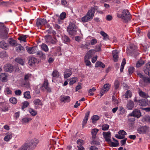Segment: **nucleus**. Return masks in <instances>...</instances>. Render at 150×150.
Returning <instances> with one entry per match:
<instances>
[{
	"mask_svg": "<svg viewBox=\"0 0 150 150\" xmlns=\"http://www.w3.org/2000/svg\"><path fill=\"white\" fill-rule=\"evenodd\" d=\"M98 7L95 6L93 8H91L89 10L87 13L83 17L81 18V20L83 23L88 22L91 21L93 18L94 15L95 10H97Z\"/></svg>",
	"mask_w": 150,
	"mask_h": 150,
	"instance_id": "f257e3e1",
	"label": "nucleus"
},
{
	"mask_svg": "<svg viewBox=\"0 0 150 150\" xmlns=\"http://www.w3.org/2000/svg\"><path fill=\"white\" fill-rule=\"evenodd\" d=\"M9 29L4 25V23L0 22V38L6 39L8 37Z\"/></svg>",
	"mask_w": 150,
	"mask_h": 150,
	"instance_id": "f03ea898",
	"label": "nucleus"
},
{
	"mask_svg": "<svg viewBox=\"0 0 150 150\" xmlns=\"http://www.w3.org/2000/svg\"><path fill=\"white\" fill-rule=\"evenodd\" d=\"M38 143V141L37 139H34L30 141L28 143L24 144V145L27 147V150H32L36 146Z\"/></svg>",
	"mask_w": 150,
	"mask_h": 150,
	"instance_id": "7ed1b4c3",
	"label": "nucleus"
},
{
	"mask_svg": "<svg viewBox=\"0 0 150 150\" xmlns=\"http://www.w3.org/2000/svg\"><path fill=\"white\" fill-rule=\"evenodd\" d=\"M67 30L69 34L71 35H75L77 32L76 26L75 24L71 22L67 28Z\"/></svg>",
	"mask_w": 150,
	"mask_h": 150,
	"instance_id": "20e7f679",
	"label": "nucleus"
},
{
	"mask_svg": "<svg viewBox=\"0 0 150 150\" xmlns=\"http://www.w3.org/2000/svg\"><path fill=\"white\" fill-rule=\"evenodd\" d=\"M122 19L125 22H128L131 20V16L128 10L124 9L122 12Z\"/></svg>",
	"mask_w": 150,
	"mask_h": 150,
	"instance_id": "39448f33",
	"label": "nucleus"
},
{
	"mask_svg": "<svg viewBox=\"0 0 150 150\" xmlns=\"http://www.w3.org/2000/svg\"><path fill=\"white\" fill-rule=\"evenodd\" d=\"M41 88L43 91L46 90L48 93L51 92V89L49 86V83L48 80L47 79H45Z\"/></svg>",
	"mask_w": 150,
	"mask_h": 150,
	"instance_id": "423d86ee",
	"label": "nucleus"
},
{
	"mask_svg": "<svg viewBox=\"0 0 150 150\" xmlns=\"http://www.w3.org/2000/svg\"><path fill=\"white\" fill-rule=\"evenodd\" d=\"M149 131V128L146 126H139L137 129V131L139 134H145Z\"/></svg>",
	"mask_w": 150,
	"mask_h": 150,
	"instance_id": "0eeeda50",
	"label": "nucleus"
},
{
	"mask_svg": "<svg viewBox=\"0 0 150 150\" xmlns=\"http://www.w3.org/2000/svg\"><path fill=\"white\" fill-rule=\"evenodd\" d=\"M31 74H27L24 76V80L25 82H23V85L25 87L27 88H29L30 87L29 80Z\"/></svg>",
	"mask_w": 150,
	"mask_h": 150,
	"instance_id": "6e6552de",
	"label": "nucleus"
},
{
	"mask_svg": "<svg viewBox=\"0 0 150 150\" xmlns=\"http://www.w3.org/2000/svg\"><path fill=\"white\" fill-rule=\"evenodd\" d=\"M110 84L107 83L104 84L100 92V95L103 96L104 94L109 91L110 87Z\"/></svg>",
	"mask_w": 150,
	"mask_h": 150,
	"instance_id": "1a4fd4ad",
	"label": "nucleus"
},
{
	"mask_svg": "<svg viewBox=\"0 0 150 150\" xmlns=\"http://www.w3.org/2000/svg\"><path fill=\"white\" fill-rule=\"evenodd\" d=\"M47 22L46 19L45 18H38L36 22V25L38 28L41 27L46 24H47Z\"/></svg>",
	"mask_w": 150,
	"mask_h": 150,
	"instance_id": "9d476101",
	"label": "nucleus"
},
{
	"mask_svg": "<svg viewBox=\"0 0 150 150\" xmlns=\"http://www.w3.org/2000/svg\"><path fill=\"white\" fill-rule=\"evenodd\" d=\"M141 116L140 111L137 109H135L131 113L128 114V116L136 117L137 118H139Z\"/></svg>",
	"mask_w": 150,
	"mask_h": 150,
	"instance_id": "9b49d317",
	"label": "nucleus"
},
{
	"mask_svg": "<svg viewBox=\"0 0 150 150\" xmlns=\"http://www.w3.org/2000/svg\"><path fill=\"white\" fill-rule=\"evenodd\" d=\"M4 71L6 72H12L13 70V66L10 64H7L5 65L4 67Z\"/></svg>",
	"mask_w": 150,
	"mask_h": 150,
	"instance_id": "f8f14e48",
	"label": "nucleus"
},
{
	"mask_svg": "<svg viewBox=\"0 0 150 150\" xmlns=\"http://www.w3.org/2000/svg\"><path fill=\"white\" fill-rule=\"evenodd\" d=\"M46 42L50 44H54L57 42V39L55 38H53L49 35L46 39Z\"/></svg>",
	"mask_w": 150,
	"mask_h": 150,
	"instance_id": "ddd939ff",
	"label": "nucleus"
},
{
	"mask_svg": "<svg viewBox=\"0 0 150 150\" xmlns=\"http://www.w3.org/2000/svg\"><path fill=\"white\" fill-rule=\"evenodd\" d=\"M72 74V69H67L65 70L64 75V78L67 79Z\"/></svg>",
	"mask_w": 150,
	"mask_h": 150,
	"instance_id": "4468645a",
	"label": "nucleus"
},
{
	"mask_svg": "<svg viewBox=\"0 0 150 150\" xmlns=\"http://www.w3.org/2000/svg\"><path fill=\"white\" fill-rule=\"evenodd\" d=\"M95 51L93 50H91L86 53L84 58L90 59L94 54Z\"/></svg>",
	"mask_w": 150,
	"mask_h": 150,
	"instance_id": "2eb2a0df",
	"label": "nucleus"
},
{
	"mask_svg": "<svg viewBox=\"0 0 150 150\" xmlns=\"http://www.w3.org/2000/svg\"><path fill=\"white\" fill-rule=\"evenodd\" d=\"M90 112V111H88L86 113L85 117L83 119L82 121V126L83 127H84L87 123L88 119V117L89 116Z\"/></svg>",
	"mask_w": 150,
	"mask_h": 150,
	"instance_id": "dca6fc26",
	"label": "nucleus"
},
{
	"mask_svg": "<svg viewBox=\"0 0 150 150\" xmlns=\"http://www.w3.org/2000/svg\"><path fill=\"white\" fill-rule=\"evenodd\" d=\"M118 54L119 52L118 51L116 50H114L112 51L113 60L115 62H116L118 60Z\"/></svg>",
	"mask_w": 150,
	"mask_h": 150,
	"instance_id": "f3484780",
	"label": "nucleus"
},
{
	"mask_svg": "<svg viewBox=\"0 0 150 150\" xmlns=\"http://www.w3.org/2000/svg\"><path fill=\"white\" fill-rule=\"evenodd\" d=\"M144 71L145 74L150 76V62L146 64V67L144 70Z\"/></svg>",
	"mask_w": 150,
	"mask_h": 150,
	"instance_id": "a211bd4d",
	"label": "nucleus"
},
{
	"mask_svg": "<svg viewBox=\"0 0 150 150\" xmlns=\"http://www.w3.org/2000/svg\"><path fill=\"white\" fill-rule=\"evenodd\" d=\"M134 107V102L131 100H129L127 102V108L128 110H132Z\"/></svg>",
	"mask_w": 150,
	"mask_h": 150,
	"instance_id": "6ab92c4d",
	"label": "nucleus"
},
{
	"mask_svg": "<svg viewBox=\"0 0 150 150\" xmlns=\"http://www.w3.org/2000/svg\"><path fill=\"white\" fill-rule=\"evenodd\" d=\"M12 137V133L10 132H8L5 134L4 140L6 142H8L11 139Z\"/></svg>",
	"mask_w": 150,
	"mask_h": 150,
	"instance_id": "aec40b11",
	"label": "nucleus"
},
{
	"mask_svg": "<svg viewBox=\"0 0 150 150\" xmlns=\"http://www.w3.org/2000/svg\"><path fill=\"white\" fill-rule=\"evenodd\" d=\"M60 100L62 102H69L70 100V98L69 96H61Z\"/></svg>",
	"mask_w": 150,
	"mask_h": 150,
	"instance_id": "412c9836",
	"label": "nucleus"
},
{
	"mask_svg": "<svg viewBox=\"0 0 150 150\" xmlns=\"http://www.w3.org/2000/svg\"><path fill=\"white\" fill-rule=\"evenodd\" d=\"M37 62V59L34 57H30L29 59V63L30 65H33Z\"/></svg>",
	"mask_w": 150,
	"mask_h": 150,
	"instance_id": "4be33fe9",
	"label": "nucleus"
},
{
	"mask_svg": "<svg viewBox=\"0 0 150 150\" xmlns=\"http://www.w3.org/2000/svg\"><path fill=\"white\" fill-rule=\"evenodd\" d=\"M37 55L42 60H44L46 58L45 54L41 51L37 52Z\"/></svg>",
	"mask_w": 150,
	"mask_h": 150,
	"instance_id": "5701e85b",
	"label": "nucleus"
},
{
	"mask_svg": "<svg viewBox=\"0 0 150 150\" xmlns=\"http://www.w3.org/2000/svg\"><path fill=\"white\" fill-rule=\"evenodd\" d=\"M139 96L142 98H147L150 97L147 93H146L142 91H139Z\"/></svg>",
	"mask_w": 150,
	"mask_h": 150,
	"instance_id": "b1692460",
	"label": "nucleus"
},
{
	"mask_svg": "<svg viewBox=\"0 0 150 150\" xmlns=\"http://www.w3.org/2000/svg\"><path fill=\"white\" fill-rule=\"evenodd\" d=\"M129 47L130 49V51L132 52L131 55L132 53L134 54V52H136L137 51V46L134 44H130L129 45Z\"/></svg>",
	"mask_w": 150,
	"mask_h": 150,
	"instance_id": "393cba45",
	"label": "nucleus"
},
{
	"mask_svg": "<svg viewBox=\"0 0 150 150\" xmlns=\"http://www.w3.org/2000/svg\"><path fill=\"white\" fill-rule=\"evenodd\" d=\"M7 76L6 73H1L0 74V80L2 82H5L6 81Z\"/></svg>",
	"mask_w": 150,
	"mask_h": 150,
	"instance_id": "a878e982",
	"label": "nucleus"
},
{
	"mask_svg": "<svg viewBox=\"0 0 150 150\" xmlns=\"http://www.w3.org/2000/svg\"><path fill=\"white\" fill-rule=\"evenodd\" d=\"M98 131V129L96 128H94L91 130V133L92 139H94L96 138V135Z\"/></svg>",
	"mask_w": 150,
	"mask_h": 150,
	"instance_id": "bb28decb",
	"label": "nucleus"
},
{
	"mask_svg": "<svg viewBox=\"0 0 150 150\" xmlns=\"http://www.w3.org/2000/svg\"><path fill=\"white\" fill-rule=\"evenodd\" d=\"M139 105L142 106H146L148 104L146 100L145 99H142L139 100L138 102Z\"/></svg>",
	"mask_w": 150,
	"mask_h": 150,
	"instance_id": "cd10ccee",
	"label": "nucleus"
},
{
	"mask_svg": "<svg viewBox=\"0 0 150 150\" xmlns=\"http://www.w3.org/2000/svg\"><path fill=\"white\" fill-rule=\"evenodd\" d=\"M62 40L63 42L65 43H69L70 41V40L69 37L65 35H63L62 37Z\"/></svg>",
	"mask_w": 150,
	"mask_h": 150,
	"instance_id": "c85d7f7f",
	"label": "nucleus"
},
{
	"mask_svg": "<svg viewBox=\"0 0 150 150\" xmlns=\"http://www.w3.org/2000/svg\"><path fill=\"white\" fill-rule=\"evenodd\" d=\"M1 105H2L1 107V110L3 112H6L8 111V108L6 103H1Z\"/></svg>",
	"mask_w": 150,
	"mask_h": 150,
	"instance_id": "c756f323",
	"label": "nucleus"
},
{
	"mask_svg": "<svg viewBox=\"0 0 150 150\" xmlns=\"http://www.w3.org/2000/svg\"><path fill=\"white\" fill-rule=\"evenodd\" d=\"M7 45L4 40L0 41V47L4 49H6L7 48Z\"/></svg>",
	"mask_w": 150,
	"mask_h": 150,
	"instance_id": "7c9ffc66",
	"label": "nucleus"
},
{
	"mask_svg": "<svg viewBox=\"0 0 150 150\" xmlns=\"http://www.w3.org/2000/svg\"><path fill=\"white\" fill-rule=\"evenodd\" d=\"M41 49L45 52H47L49 50L47 46L44 43H42L40 45Z\"/></svg>",
	"mask_w": 150,
	"mask_h": 150,
	"instance_id": "2f4dec72",
	"label": "nucleus"
},
{
	"mask_svg": "<svg viewBox=\"0 0 150 150\" xmlns=\"http://www.w3.org/2000/svg\"><path fill=\"white\" fill-rule=\"evenodd\" d=\"M100 34L103 36V40H107L109 39V36L108 35L103 31H101L100 32Z\"/></svg>",
	"mask_w": 150,
	"mask_h": 150,
	"instance_id": "473e14b6",
	"label": "nucleus"
},
{
	"mask_svg": "<svg viewBox=\"0 0 150 150\" xmlns=\"http://www.w3.org/2000/svg\"><path fill=\"white\" fill-rule=\"evenodd\" d=\"M4 93L6 95H11L12 94V91L8 87H7L5 88L4 91Z\"/></svg>",
	"mask_w": 150,
	"mask_h": 150,
	"instance_id": "72a5a7b5",
	"label": "nucleus"
},
{
	"mask_svg": "<svg viewBox=\"0 0 150 150\" xmlns=\"http://www.w3.org/2000/svg\"><path fill=\"white\" fill-rule=\"evenodd\" d=\"M60 76V74L58 71L57 70H54L53 71L52 76L53 78H56L59 77Z\"/></svg>",
	"mask_w": 150,
	"mask_h": 150,
	"instance_id": "f704fd0d",
	"label": "nucleus"
},
{
	"mask_svg": "<svg viewBox=\"0 0 150 150\" xmlns=\"http://www.w3.org/2000/svg\"><path fill=\"white\" fill-rule=\"evenodd\" d=\"M8 41L9 44L12 46H15L16 43V40H14L12 38H9Z\"/></svg>",
	"mask_w": 150,
	"mask_h": 150,
	"instance_id": "c9c22d12",
	"label": "nucleus"
},
{
	"mask_svg": "<svg viewBox=\"0 0 150 150\" xmlns=\"http://www.w3.org/2000/svg\"><path fill=\"white\" fill-rule=\"evenodd\" d=\"M95 67H100L104 68L105 67V65L102 62L98 61L96 64Z\"/></svg>",
	"mask_w": 150,
	"mask_h": 150,
	"instance_id": "e433bc0d",
	"label": "nucleus"
},
{
	"mask_svg": "<svg viewBox=\"0 0 150 150\" xmlns=\"http://www.w3.org/2000/svg\"><path fill=\"white\" fill-rule=\"evenodd\" d=\"M15 61L22 65H24V61L23 60L20 58H17L15 59Z\"/></svg>",
	"mask_w": 150,
	"mask_h": 150,
	"instance_id": "4c0bfd02",
	"label": "nucleus"
},
{
	"mask_svg": "<svg viewBox=\"0 0 150 150\" xmlns=\"http://www.w3.org/2000/svg\"><path fill=\"white\" fill-rule=\"evenodd\" d=\"M126 59L125 58H124L122 60V62L121 63L120 69V72H122L125 66V65L126 64Z\"/></svg>",
	"mask_w": 150,
	"mask_h": 150,
	"instance_id": "58836bf2",
	"label": "nucleus"
},
{
	"mask_svg": "<svg viewBox=\"0 0 150 150\" xmlns=\"http://www.w3.org/2000/svg\"><path fill=\"white\" fill-rule=\"evenodd\" d=\"M26 49L28 52L30 54L34 53L35 51V48L34 47H29Z\"/></svg>",
	"mask_w": 150,
	"mask_h": 150,
	"instance_id": "ea45409f",
	"label": "nucleus"
},
{
	"mask_svg": "<svg viewBox=\"0 0 150 150\" xmlns=\"http://www.w3.org/2000/svg\"><path fill=\"white\" fill-rule=\"evenodd\" d=\"M144 62L142 60H139L136 63V66L137 67H139L144 64Z\"/></svg>",
	"mask_w": 150,
	"mask_h": 150,
	"instance_id": "a19ab883",
	"label": "nucleus"
},
{
	"mask_svg": "<svg viewBox=\"0 0 150 150\" xmlns=\"http://www.w3.org/2000/svg\"><path fill=\"white\" fill-rule=\"evenodd\" d=\"M33 103L35 105H41L42 104L41 100L39 99H36L34 100Z\"/></svg>",
	"mask_w": 150,
	"mask_h": 150,
	"instance_id": "79ce46f5",
	"label": "nucleus"
},
{
	"mask_svg": "<svg viewBox=\"0 0 150 150\" xmlns=\"http://www.w3.org/2000/svg\"><path fill=\"white\" fill-rule=\"evenodd\" d=\"M9 101L12 104H16L17 102V99L15 97H11L9 99Z\"/></svg>",
	"mask_w": 150,
	"mask_h": 150,
	"instance_id": "37998d69",
	"label": "nucleus"
},
{
	"mask_svg": "<svg viewBox=\"0 0 150 150\" xmlns=\"http://www.w3.org/2000/svg\"><path fill=\"white\" fill-rule=\"evenodd\" d=\"M125 98H130L132 96V94L130 91H127L125 93Z\"/></svg>",
	"mask_w": 150,
	"mask_h": 150,
	"instance_id": "c03bdc74",
	"label": "nucleus"
},
{
	"mask_svg": "<svg viewBox=\"0 0 150 150\" xmlns=\"http://www.w3.org/2000/svg\"><path fill=\"white\" fill-rule=\"evenodd\" d=\"M104 138H110V137L111 133L110 132H103V134Z\"/></svg>",
	"mask_w": 150,
	"mask_h": 150,
	"instance_id": "a18cd8bd",
	"label": "nucleus"
},
{
	"mask_svg": "<svg viewBox=\"0 0 150 150\" xmlns=\"http://www.w3.org/2000/svg\"><path fill=\"white\" fill-rule=\"evenodd\" d=\"M29 91H26L24 93V97L26 98L30 99L31 98V96L30 94Z\"/></svg>",
	"mask_w": 150,
	"mask_h": 150,
	"instance_id": "49530a36",
	"label": "nucleus"
},
{
	"mask_svg": "<svg viewBox=\"0 0 150 150\" xmlns=\"http://www.w3.org/2000/svg\"><path fill=\"white\" fill-rule=\"evenodd\" d=\"M31 120L32 119L30 118L24 117L22 119L21 122L23 124L26 123L28 122Z\"/></svg>",
	"mask_w": 150,
	"mask_h": 150,
	"instance_id": "de8ad7c7",
	"label": "nucleus"
},
{
	"mask_svg": "<svg viewBox=\"0 0 150 150\" xmlns=\"http://www.w3.org/2000/svg\"><path fill=\"white\" fill-rule=\"evenodd\" d=\"M24 50V47L20 44H19L18 46L16 48V51L18 52H20L21 50Z\"/></svg>",
	"mask_w": 150,
	"mask_h": 150,
	"instance_id": "09e8293b",
	"label": "nucleus"
},
{
	"mask_svg": "<svg viewBox=\"0 0 150 150\" xmlns=\"http://www.w3.org/2000/svg\"><path fill=\"white\" fill-rule=\"evenodd\" d=\"M109 127V126L107 124H105L103 125L102 127V129L103 131H106L108 130Z\"/></svg>",
	"mask_w": 150,
	"mask_h": 150,
	"instance_id": "8fccbe9b",
	"label": "nucleus"
},
{
	"mask_svg": "<svg viewBox=\"0 0 150 150\" xmlns=\"http://www.w3.org/2000/svg\"><path fill=\"white\" fill-rule=\"evenodd\" d=\"M29 112L30 114L33 116H35L37 114V112L35 110L31 108L29 110Z\"/></svg>",
	"mask_w": 150,
	"mask_h": 150,
	"instance_id": "3c124183",
	"label": "nucleus"
},
{
	"mask_svg": "<svg viewBox=\"0 0 150 150\" xmlns=\"http://www.w3.org/2000/svg\"><path fill=\"white\" fill-rule=\"evenodd\" d=\"M119 114L122 115L124 114L125 112V109L122 106L119 107Z\"/></svg>",
	"mask_w": 150,
	"mask_h": 150,
	"instance_id": "603ef678",
	"label": "nucleus"
},
{
	"mask_svg": "<svg viewBox=\"0 0 150 150\" xmlns=\"http://www.w3.org/2000/svg\"><path fill=\"white\" fill-rule=\"evenodd\" d=\"M27 38L26 35H23L20 36L18 38V40L23 41V42H25L26 39Z\"/></svg>",
	"mask_w": 150,
	"mask_h": 150,
	"instance_id": "864d4df0",
	"label": "nucleus"
},
{
	"mask_svg": "<svg viewBox=\"0 0 150 150\" xmlns=\"http://www.w3.org/2000/svg\"><path fill=\"white\" fill-rule=\"evenodd\" d=\"M0 56L2 58L6 57L7 56V54L5 51H3L1 52Z\"/></svg>",
	"mask_w": 150,
	"mask_h": 150,
	"instance_id": "5fc2aeb1",
	"label": "nucleus"
},
{
	"mask_svg": "<svg viewBox=\"0 0 150 150\" xmlns=\"http://www.w3.org/2000/svg\"><path fill=\"white\" fill-rule=\"evenodd\" d=\"M99 118L100 117L98 116L97 115H93L92 118L93 122V123L94 121H96L98 120Z\"/></svg>",
	"mask_w": 150,
	"mask_h": 150,
	"instance_id": "6e6d98bb",
	"label": "nucleus"
},
{
	"mask_svg": "<svg viewBox=\"0 0 150 150\" xmlns=\"http://www.w3.org/2000/svg\"><path fill=\"white\" fill-rule=\"evenodd\" d=\"M144 82L145 83H150V79L147 77L144 76L142 79Z\"/></svg>",
	"mask_w": 150,
	"mask_h": 150,
	"instance_id": "4d7b16f0",
	"label": "nucleus"
},
{
	"mask_svg": "<svg viewBox=\"0 0 150 150\" xmlns=\"http://www.w3.org/2000/svg\"><path fill=\"white\" fill-rule=\"evenodd\" d=\"M29 105V103L27 101H25L23 103L22 109L23 110L24 108L27 107Z\"/></svg>",
	"mask_w": 150,
	"mask_h": 150,
	"instance_id": "13d9d810",
	"label": "nucleus"
},
{
	"mask_svg": "<svg viewBox=\"0 0 150 150\" xmlns=\"http://www.w3.org/2000/svg\"><path fill=\"white\" fill-rule=\"evenodd\" d=\"M66 14L65 12H63L60 15V18L61 20L64 19L66 17Z\"/></svg>",
	"mask_w": 150,
	"mask_h": 150,
	"instance_id": "bf43d9fd",
	"label": "nucleus"
},
{
	"mask_svg": "<svg viewBox=\"0 0 150 150\" xmlns=\"http://www.w3.org/2000/svg\"><path fill=\"white\" fill-rule=\"evenodd\" d=\"M89 59L84 58V62L86 66H89L91 64V62L89 60Z\"/></svg>",
	"mask_w": 150,
	"mask_h": 150,
	"instance_id": "052dcab7",
	"label": "nucleus"
},
{
	"mask_svg": "<svg viewBox=\"0 0 150 150\" xmlns=\"http://www.w3.org/2000/svg\"><path fill=\"white\" fill-rule=\"evenodd\" d=\"M78 144V146H82L83 144V141L81 139H79L77 140L76 142Z\"/></svg>",
	"mask_w": 150,
	"mask_h": 150,
	"instance_id": "680f3d73",
	"label": "nucleus"
},
{
	"mask_svg": "<svg viewBox=\"0 0 150 150\" xmlns=\"http://www.w3.org/2000/svg\"><path fill=\"white\" fill-rule=\"evenodd\" d=\"M97 42V40L96 39L93 38L91 40L90 44L91 45H93L96 44Z\"/></svg>",
	"mask_w": 150,
	"mask_h": 150,
	"instance_id": "e2e57ef3",
	"label": "nucleus"
},
{
	"mask_svg": "<svg viewBox=\"0 0 150 150\" xmlns=\"http://www.w3.org/2000/svg\"><path fill=\"white\" fill-rule=\"evenodd\" d=\"M61 3L63 5L66 6L68 5V1L67 0H61Z\"/></svg>",
	"mask_w": 150,
	"mask_h": 150,
	"instance_id": "0e129e2a",
	"label": "nucleus"
},
{
	"mask_svg": "<svg viewBox=\"0 0 150 150\" xmlns=\"http://www.w3.org/2000/svg\"><path fill=\"white\" fill-rule=\"evenodd\" d=\"M136 74L137 75V76L138 77L141 78L142 79H143L144 77V76L139 71H137L136 72Z\"/></svg>",
	"mask_w": 150,
	"mask_h": 150,
	"instance_id": "69168bd1",
	"label": "nucleus"
},
{
	"mask_svg": "<svg viewBox=\"0 0 150 150\" xmlns=\"http://www.w3.org/2000/svg\"><path fill=\"white\" fill-rule=\"evenodd\" d=\"M118 134H119L123 136H125L127 134L126 132L125 131L122 130H120L119 131Z\"/></svg>",
	"mask_w": 150,
	"mask_h": 150,
	"instance_id": "338daca9",
	"label": "nucleus"
},
{
	"mask_svg": "<svg viewBox=\"0 0 150 150\" xmlns=\"http://www.w3.org/2000/svg\"><path fill=\"white\" fill-rule=\"evenodd\" d=\"M76 79L75 78H72L69 82V84L70 85H72L75 83L76 82Z\"/></svg>",
	"mask_w": 150,
	"mask_h": 150,
	"instance_id": "774afa93",
	"label": "nucleus"
}]
</instances>
